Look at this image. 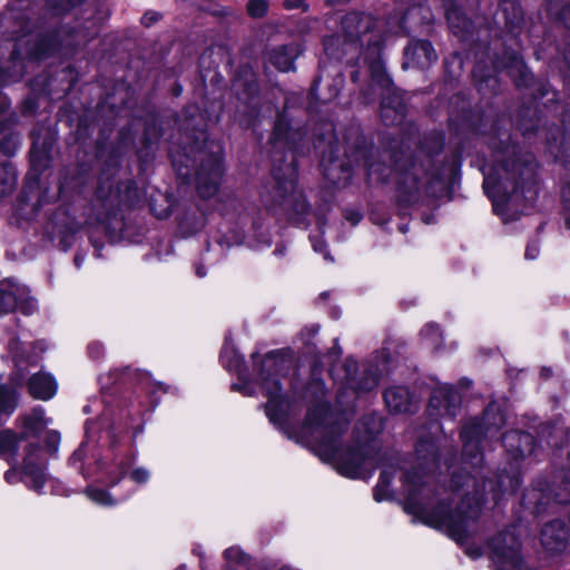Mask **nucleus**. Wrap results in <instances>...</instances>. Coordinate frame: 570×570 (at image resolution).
<instances>
[{"mask_svg": "<svg viewBox=\"0 0 570 570\" xmlns=\"http://www.w3.org/2000/svg\"><path fill=\"white\" fill-rule=\"evenodd\" d=\"M89 352L92 357H99V355L101 353V346L99 344H91L89 346Z\"/></svg>", "mask_w": 570, "mask_h": 570, "instance_id": "a19ab883", "label": "nucleus"}, {"mask_svg": "<svg viewBox=\"0 0 570 570\" xmlns=\"http://www.w3.org/2000/svg\"><path fill=\"white\" fill-rule=\"evenodd\" d=\"M465 553L472 559H476L482 556V551L480 548H472L471 546H468L465 548Z\"/></svg>", "mask_w": 570, "mask_h": 570, "instance_id": "58836bf2", "label": "nucleus"}, {"mask_svg": "<svg viewBox=\"0 0 570 570\" xmlns=\"http://www.w3.org/2000/svg\"><path fill=\"white\" fill-rule=\"evenodd\" d=\"M18 475L14 470H9L4 474V479L8 483H13L17 480Z\"/></svg>", "mask_w": 570, "mask_h": 570, "instance_id": "79ce46f5", "label": "nucleus"}, {"mask_svg": "<svg viewBox=\"0 0 570 570\" xmlns=\"http://www.w3.org/2000/svg\"><path fill=\"white\" fill-rule=\"evenodd\" d=\"M196 273L199 277H204L206 275V271L203 266H198Z\"/></svg>", "mask_w": 570, "mask_h": 570, "instance_id": "49530a36", "label": "nucleus"}, {"mask_svg": "<svg viewBox=\"0 0 570 570\" xmlns=\"http://www.w3.org/2000/svg\"><path fill=\"white\" fill-rule=\"evenodd\" d=\"M503 444L511 453L512 458L518 460L522 458L527 451H530L532 436L520 431L508 432L503 436Z\"/></svg>", "mask_w": 570, "mask_h": 570, "instance_id": "a211bd4d", "label": "nucleus"}, {"mask_svg": "<svg viewBox=\"0 0 570 570\" xmlns=\"http://www.w3.org/2000/svg\"><path fill=\"white\" fill-rule=\"evenodd\" d=\"M159 14L157 12H147L142 16L141 21L145 26L149 27L154 22L158 21Z\"/></svg>", "mask_w": 570, "mask_h": 570, "instance_id": "e433bc0d", "label": "nucleus"}, {"mask_svg": "<svg viewBox=\"0 0 570 570\" xmlns=\"http://www.w3.org/2000/svg\"><path fill=\"white\" fill-rule=\"evenodd\" d=\"M298 55L297 47L293 45L282 46L269 52V62L279 71L294 69V61Z\"/></svg>", "mask_w": 570, "mask_h": 570, "instance_id": "6ab92c4d", "label": "nucleus"}, {"mask_svg": "<svg viewBox=\"0 0 570 570\" xmlns=\"http://www.w3.org/2000/svg\"><path fill=\"white\" fill-rule=\"evenodd\" d=\"M422 335L431 341V344L434 347H438L441 343V332L440 328L434 324H428L422 330Z\"/></svg>", "mask_w": 570, "mask_h": 570, "instance_id": "c85d7f7f", "label": "nucleus"}, {"mask_svg": "<svg viewBox=\"0 0 570 570\" xmlns=\"http://www.w3.org/2000/svg\"><path fill=\"white\" fill-rule=\"evenodd\" d=\"M452 482L455 490L464 491L455 513H450L448 504L443 502L430 510L429 505L433 500L432 491L426 487L421 474L406 473L404 510L424 524L446 533L459 544H465L468 539L476 532L475 521L484 502L487 482L470 474L454 476Z\"/></svg>", "mask_w": 570, "mask_h": 570, "instance_id": "f257e3e1", "label": "nucleus"}, {"mask_svg": "<svg viewBox=\"0 0 570 570\" xmlns=\"http://www.w3.org/2000/svg\"><path fill=\"white\" fill-rule=\"evenodd\" d=\"M460 404L458 392L451 386H444L435 391L431 397V406L443 409L444 414L454 416Z\"/></svg>", "mask_w": 570, "mask_h": 570, "instance_id": "f3484780", "label": "nucleus"}, {"mask_svg": "<svg viewBox=\"0 0 570 570\" xmlns=\"http://www.w3.org/2000/svg\"><path fill=\"white\" fill-rule=\"evenodd\" d=\"M384 400L391 412L405 413L411 412L413 403L409 391L402 386L391 387L385 391Z\"/></svg>", "mask_w": 570, "mask_h": 570, "instance_id": "dca6fc26", "label": "nucleus"}, {"mask_svg": "<svg viewBox=\"0 0 570 570\" xmlns=\"http://www.w3.org/2000/svg\"><path fill=\"white\" fill-rule=\"evenodd\" d=\"M130 476L137 483H145L149 479V472L146 469L138 468L131 472Z\"/></svg>", "mask_w": 570, "mask_h": 570, "instance_id": "f704fd0d", "label": "nucleus"}, {"mask_svg": "<svg viewBox=\"0 0 570 570\" xmlns=\"http://www.w3.org/2000/svg\"><path fill=\"white\" fill-rule=\"evenodd\" d=\"M430 449H434V445L429 442H420V444L416 448V453L420 459L425 460L426 455L424 454L425 451H429Z\"/></svg>", "mask_w": 570, "mask_h": 570, "instance_id": "c9c22d12", "label": "nucleus"}, {"mask_svg": "<svg viewBox=\"0 0 570 570\" xmlns=\"http://www.w3.org/2000/svg\"><path fill=\"white\" fill-rule=\"evenodd\" d=\"M440 183L439 178H428L426 171L421 165L411 163L409 167H405L399 173V198L404 204L416 202L420 198L422 189H424L426 195H431V186Z\"/></svg>", "mask_w": 570, "mask_h": 570, "instance_id": "39448f33", "label": "nucleus"}, {"mask_svg": "<svg viewBox=\"0 0 570 570\" xmlns=\"http://www.w3.org/2000/svg\"><path fill=\"white\" fill-rule=\"evenodd\" d=\"M343 28L342 56L337 55L336 57L351 56L346 61H352L354 53H361L357 63L362 61L367 66L371 89L374 95L382 98V119L387 125L401 122L405 115V107L396 94L381 58L382 39L380 32L375 30L374 19L368 14L350 13L343 19Z\"/></svg>", "mask_w": 570, "mask_h": 570, "instance_id": "f03ea898", "label": "nucleus"}, {"mask_svg": "<svg viewBox=\"0 0 570 570\" xmlns=\"http://www.w3.org/2000/svg\"><path fill=\"white\" fill-rule=\"evenodd\" d=\"M539 254V247L535 243H531L527 246L525 258L534 259Z\"/></svg>", "mask_w": 570, "mask_h": 570, "instance_id": "4c0bfd02", "label": "nucleus"}, {"mask_svg": "<svg viewBox=\"0 0 570 570\" xmlns=\"http://www.w3.org/2000/svg\"><path fill=\"white\" fill-rule=\"evenodd\" d=\"M23 289L10 282L4 281L0 283V314H8L13 312L18 306L24 314L32 313L35 304L32 301H24Z\"/></svg>", "mask_w": 570, "mask_h": 570, "instance_id": "6e6552de", "label": "nucleus"}, {"mask_svg": "<svg viewBox=\"0 0 570 570\" xmlns=\"http://www.w3.org/2000/svg\"><path fill=\"white\" fill-rule=\"evenodd\" d=\"M279 570H292V569H289V568H287V567H283V568H282V569H279Z\"/></svg>", "mask_w": 570, "mask_h": 570, "instance_id": "864d4df0", "label": "nucleus"}, {"mask_svg": "<svg viewBox=\"0 0 570 570\" xmlns=\"http://www.w3.org/2000/svg\"><path fill=\"white\" fill-rule=\"evenodd\" d=\"M556 501L561 504H567L570 502V479L566 480L560 487L559 490L554 494Z\"/></svg>", "mask_w": 570, "mask_h": 570, "instance_id": "7c9ffc66", "label": "nucleus"}, {"mask_svg": "<svg viewBox=\"0 0 570 570\" xmlns=\"http://www.w3.org/2000/svg\"><path fill=\"white\" fill-rule=\"evenodd\" d=\"M17 184V174L8 165L0 166V196L10 194Z\"/></svg>", "mask_w": 570, "mask_h": 570, "instance_id": "b1692460", "label": "nucleus"}, {"mask_svg": "<svg viewBox=\"0 0 570 570\" xmlns=\"http://www.w3.org/2000/svg\"><path fill=\"white\" fill-rule=\"evenodd\" d=\"M490 409L484 412V420H487L485 424H481L478 421H473L470 424H466L462 432L461 438L464 442L463 444V453L464 456L470 459V463L472 465H478L482 462V455L479 452V441L482 434H490L492 430V425L495 429H500L504 424L503 416L497 415L493 419V423L490 422Z\"/></svg>", "mask_w": 570, "mask_h": 570, "instance_id": "423d86ee", "label": "nucleus"}, {"mask_svg": "<svg viewBox=\"0 0 570 570\" xmlns=\"http://www.w3.org/2000/svg\"><path fill=\"white\" fill-rule=\"evenodd\" d=\"M305 0H286L284 6L286 9L302 8L304 7Z\"/></svg>", "mask_w": 570, "mask_h": 570, "instance_id": "ea45409f", "label": "nucleus"}, {"mask_svg": "<svg viewBox=\"0 0 570 570\" xmlns=\"http://www.w3.org/2000/svg\"><path fill=\"white\" fill-rule=\"evenodd\" d=\"M267 7L265 0H250L247 4V10L252 17L261 18L266 13Z\"/></svg>", "mask_w": 570, "mask_h": 570, "instance_id": "cd10ccee", "label": "nucleus"}, {"mask_svg": "<svg viewBox=\"0 0 570 570\" xmlns=\"http://www.w3.org/2000/svg\"><path fill=\"white\" fill-rule=\"evenodd\" d=\"M490 558L494 570H515L521 562L519 543L512 535H499L493 540Z\"/></svg>", "mask_w": 570, "mask_h": 570, "instance_id": "0eeeda50", "label": "nucleus"}, {"mask_svg": "<svg viewBox=\"0 0 570 570\" xmlns=\"http://www.w3.org/2000/svg\"><path fill=\"white\" fill-rule=\"evenodd\" d=\"M386 170V166L382 163H371L366 167L368 178L375 181H384L387 177Z\"/></svg>", "mask_w": 570, "mask_h": 570, "instance_id": "bb28decb", "label": "nucleus"}, {"mask_svg": "<svg viewBox=\"0 0 570 570\" xmlns=\"http://www.w3.org/2000/svg\"><path fill=\"white\" fill-rule=\"evenodd\" d=\"M75 262H76V265L79 267V266H80V264H81V261L77 257V258L75 259Z\"/></svg>", "mask_w": 570, "mask_h": 570, "instance_id": "603ef678", "label": "nucleus"}, {"mask_svg": "<svg viewBox=\"0 0 570 570\" xmlns=\"http://www.w3.org/2000/svg\"><path fill=\"white\" fill-rule=\"evenodd\" d=\"M223 166L219 157L210 160L208 168L203 166L197 175V189L203 198L212 197L218 188Z\"/></svg>", "mask_w": 570, "mask_h": 570, "instance_id": "9d476101", "label": "nucleus"}, {"mask_svg": "<svg viewBox=\"0 0 570 570\" xmlns=\"http://www.w3.org/2000/svg\"><path fill=\"white\" fill-rule=\"evenodd\" d=\"M568 538V528L560 520L547 523L541 531V543L549 552H561L567 547Z\"/></svg>", "mask_w": 570, "mask_h": 570, "instance_id": "9b49d317", "label": "nucleus"}, {"mask_svg": "<svg viewBox=\"0 0 570 570\" xmlns=\"http://www.w3.org/2000/svg\"><path fill=\"white\" fill-rule=\"evenodd\" d=\"M361 218L362 216L358 213H353L351 216H346V219L351 220L353 225H356Z\"/></svg>", "mask_w": 570, "mask_h": 570, "instance_id": "c03bdc74", "label": "nucleus"}, {"mask_svg": "<svg viewBox=\"0 0 570 570\" xmlns=\"http://www.w3.org/2000/svg\"><path fill=\"white\" fill-rule=\"evenodd\" d=\"M347 422L334 417L326 404L317 405L308 411L303 426L304 434L314 441V451L326 462L335 465L336 470L348 478H361L365 466L373 460L370 456L371 445L364 443L356 449H340V438L346 431Z\"/></svg>", "mask_w": 570, "mask_h": 570, "instance_id": "7ed1b4c3", "label": "nucleus"}, {"mask_svg": "<svg viewBox=\"0 0 570 570\" xmlns=\"http://www.w3.org/2000/svg\"><path fill=\"white\" fill-rule=\"evenodd\" d=\"M336 42H338V39L336 38H331L330 40H327L325 42V49L332 55V56H336L333 51H332V46H334Z\"/></svg>", "mask_w": 570, "mask_h": 570, "instance_id": "37998d69", "label": "nucleus"}, {"mask_svg": "<svg viewBox=\"0 0 570 570\" xmlns=\"http://www.w3.org/2000/svg\"><path fill=\"white\" fill-rule=\"evenodd\" d=\"M392 478H393L392 473L389 472L387 470H384L381 473L379 483L376 484V487L374 489V499L376 501H382V500H385L389 498V494H390L389 487L391 484Z\"/></svg>", "mask_w": 570, "mask_h": 570, "instance_id": "393cba45", "label": "nucleus"}, {"mask_svg": "<svg viewBox=\"0 0 570 570\" xmlns=\"http://www.w3.org/2000/svg\"><path fill=\"white\" fill-rule=\"evenodd\" d=\"M49 438L50 439H55V442L58 441V434L57 433H50Z\"/></svg>", "mask_w": 570, "mask_h": 570, "instance_id": "8fccbe9b", "label": "nucleus"}, {"mask_svg": "<svg viewBox=\"0 0 570 570\" xmlns=\"http://www.w3.org/2000/svg\"><path fill=\"white\" fill-rule=\"evenodd\" d=\"M28 389L35 399L47 401L56 394L57 383L50 374L40 372L30 377Z\"/></svg>", "mask_w": 570, "mask_h": 570, "instance_id": "2eb2a0df", "label": "nucleus"}, {"mask_svg": "<svg viewBox=\"0 0 570 570\" xmlns=\"http://www.w3.org/2000/svg\"><path fill=\"white\" fill-rule=\"evenodd\" d=\"M313 247L316 252H322L325 248V244L323 240H313Z\"/></svg>", "mask_w": 570, "mask_h": 570, "instance_id": "a18cd8bd", "label": "nucleus"}, {"mask_svg": "<svg viewBox=\"0 0 570 570\" xmlns=\"http://www.w3.org/2000/svg\"><path fill=\"white\" fill-rule=\"evenodd\" d=\"M325 175L331 179L334 184H340V179H335V177L328 171H325Z\"/></svg>", "mask_w": 570, "mask_h": 570, "instance_id": "de8ad7c7", "label": "nucleus"}, {"mask_svg": "<svg viewBox=\"0 0 570 570\" xmlns=\"http://www.w3.org/2000/svg\"><path fill=\"white\" fill-rule=\"evenodd\" d=\"M225 558L228 561L242 562L244 561V553L240 549L232 547L225 551Z\"/></svg>", "mask_w": 570, "mask_h": 570, "instance_id": "473e14b6", "label": "nucleus"}, {"mask_svg": "<svg viewBox=\"0 0 570 570\" xmlns=\"http://www.w3.org/2000/svg\"><path fill=\"white\" fill-rule=\"evenodd\" d=\"M438 59V55L431 42L426 40H413L404 51L403 68H426Z\"/></svg>", "mask_w": 570, "mask_h": 570, "instance_id": "1a4fd4ad", "label": "nucleus"}, {"mask_svg": "<svg viewBox=\"0 0 570 570\" xmlns=\"http://www.w3.org/2000/svg\"><path fill=\"white\" fill-rule=\"evenodd\" d=\"M291 367V361L275 354L267 355L262 366V385L268 397L266 413L272 422L279 420L278 411L283 409L282 386L275 376L283 375Z\"/></svg>", "mask_w": 570, "mask_h": 570, "instance_id": "20e7f679", "label": "nucleus"}, {"mask_svg": "<svg viewBox=\"0 0 570 570\" xmlns=\"http://www.w3.org/2000/svg\"><path fill=\"white\" fill-rule=\"evenodd\" d=\"M352 367L353 368L356 367V363L355 362H352L351 364H348L347 374H346V377H345V381H346L345 382V384H346L345 389H351L355 393H358V392L371 391V390H373L377 385V380L373 375H366V376H364L362 379L361 382H356L355 377L352 376V374H351V368Z\"/></svg>", "mask_w": 570, "mask_h": 570, "instance_id": "412c9836", "label": "nucleus"}, {"mask_svg": "<svg viewBox=\"0 0 570 570\" xmlns=\"http://www.w3.org/2000/svg\"><path fill=\"white\" fill-rule=\"evenodd\" d=\"M38 450L39 445L36 442L27 443L24 448L26 455L23 456V471L29 478L31 488L39 492L46 482V473L35 462L33 455Z\"/></svg>", "mask_w": 570, "mask_h": 570, "instance_id": "ddd939ff", "label": "nucleus"}, {"mask_svg": "<svg viewBox=\"0 0 570 570\" xmlns=\"http://www.w3.org/2000/svg\"><path fill=\"white\" fill-rule=\"evenodd\" d=\"M562 200L566 209V225L570 228V184L562 189Z\"/></svg>", "mask_w": 570, "mask_h": 570, "instance_id": "2f4dec72", "label": "nucleus"}, {"mask_svg": "<svg viewBox=\"0 0 570 570\" xmlns=\"http://www.w3.org/2000/svg\"><path fill=\"white\" fill-rule=\"evenodd\" d=\"M20 434L10 429L0 432V458H7L9 461H17Z\"/></svg>", "mask_w": 570, "mask_h": 570, "instance_id": "aec40b11", "label": "nucleus"}, {"mask_svg": "<svg viewBox=\"0 0 570 570\" xmlns=\"http://www.w3.org/2000/svg\"><path fill=\"white\" fill-rule=\"evenodd\" d=\"M352 79H353V81H357V79H358V71H354L352 73Z\"/></svg>", "mask_w": 570, "mask_h": 570, "instance_id": "09e8293b", "label": "nucleus"}, {"mask_svg": "<svg viewBox=\"0 0 570 570\" xmlns=\"http://www.w3.org/2000/svg\"><path fill=\"white\" fill-rule=\"evenodd\" d=\"M446 18L452 28H456V27L458 28H461V27L466 28V26H468V21L465 19H463L462 22H459L458 24H455V20L460 19L459 12L456 10L448 11Z\"/></svg>", "mask_w": 570, "mask_h": 570, "instance_id": "72a5a7b5", "label": "nucleus"}, {"mask_svg": "<svg viewBox=\"0 0 570 570\" xmlns=\"http://www.w3.org/2000/svg\"><path fill=\"white\" fill-rule=\"evenodd\" d=\"M278 130H279V125H277L275 128V132H274L275 139H278Z\"/></svg>", "mask_w": 570, "mask_h": 570, "instance_id": "3c124183", "label": "nucleus"}, {"mask_svg": "<svg viewBox=\"0 0 570 570\" xmlns=\"http://www.w3.org/2000/svg\"><path fill=\"white\" fill-rule=\"evenodd\" d=\"M518 70L521 75V81H517L518 86H525L530 81V73L528 72L527 68L522 63V61H519L518 59L514 60V65L510 67V73L513 75L514 71Z\"/></svg>", "mask_w": 570, "mask_h": 570, "instance_id": "c756f323", "label": "nucleus"}, {"mask_svg": "<svg viewBox=\"0 0 570 570\" xmlns=\"http://www.w3.org/2000/svg\"><path fill=\"white\" fill-rule=\"evenodd\" d=\"M17 423L22 429L20 439L27 441L29 438H37L48 425L49 420L45 417V410L38 406L30 413L19 415Z\"/></svg>", "mask_w": 570, "mask_h": 570, "instance_id": "f8f14e48", "label": "nucleus"}, {"mask_svg": "<svg viewBox=\"0 0 570 570\" xmlns=\"http://www.w3.org/2000/svg\"><path fill=\"white\" fill-rule=\"evenodd\" d=\"M38 450L39 445L36 442L27 443L24 448L26 455L23 456V471L29 478L31 488L39 492L46 482V473L35 462L33 455Z\"/></svg>", "mask_w": 570, "mask_h": 570, "instance_id": "4468645a", "label": "nucleus"}, {"mask_svg": "<svg viewBox=\"0 0 570 570\" xmlns=\"http://www.w3.org/2000/svg\"><path fill=\"white\" fill-rule=\"evenodd\" d=\"M287 178L282 180L281 176L274 171V177L277 183L278 194L282 198H287L289 195L294 194L296 188V177L295 170L292 167H287Z\"/></svg>", "mask_w": 570, "mask_h": 570, "instance_id": "5701e85b", "label": "nucleus"}, {"mask_svg": "<svg viewBox=\"0 0 570 570\" xmlns=\"http://www.w3.org/2000/svg\"><path fill=\"white\" fill-rule=\"evenodd\" d=\"M483 188H484L487 195L490 198H492L493 207L495 210H498L501 203H505L508 200L505 195H503L502 198L500 197L499 194H500L501 189L505 188V186L503 185V183L501 180L497 179L494 176H492V175L485 176V178L483 180Z\"/></svg>", "mask_w": 570, "mask_h": 570, "instance_id": "4be33fe9", "label": "nucleus"}, {"mask_svg": "<svg viewBox=\"0 0 570 570\" xmlns=\"http://www.w3.org/2000/svg\"><path fill=\"white\" fill-rule=\"evenodd\" d=\"M87 495L90 500L102 505H112L115 503L111 495L101 489L88 488L86 490Z\"/></svg>", "mask_w": 570, "mask_h": 570, "instance_id": "a878e982", "label": "nucleus"}]
</instances>
